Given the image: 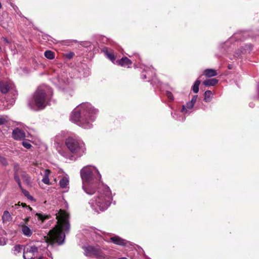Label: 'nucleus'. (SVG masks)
<instances>
[{"label":"nucleus","mask_w":259,"mask_h":259,"mask_svg":"<svg viewBox=\"0 0 259 259\" xmlns=\"http://www.w3.org/2000/svg\"><path fill=\"white\" fill-rule=\"evenodd\" d=\"M56 215L57 224L52 230L50 231L48 241L43 243V249L37 259H53L52 253L48 248V243H57L59 245H62L64 242L65 235L62 230L64 229L67 232L69 230V214L66 211L60 209Z\"/></svg>","instance_id":"f257e3e1"},{"label":"nucleus","mask_w":259,"mask_h":259,"mask_svg":"<svg viewBox=\"0 0 259 259\" xmlns=\"http://www.w3.org/2000/svg\"><path fill=\"white\" fill-rule=\"evenodd\" d=\"M98 110L91 103L84 102L77 106L72 111L70 120L77 125L89 129L93 127V122L95 120Z\"/></svg>","instance_id":"f03ea898"},{"label":"nucleus","mask_w":259,"mask_h":259,"mask_svg":"<svg viewBox=\"0 0 259 259\" xmlns=\"http://www.w3.org/2000/svg\"><path fill=\"white\" fill-rule=\"evenodd\" d=\"M95 192L90 195L94 196L89 200V203L95 212L99 213L107 209L112 200L111 191L108 186L103 184H99L97 188H93Z\"/></svg>","instance_id":"7ed1b4c3"},{"label":"nucleus","mask_w":259,"mask_h":259,"mask_svg":"<svg viewBox=\"0 0 259 259\" xmlns=\"http://www.w3.org/2000/svg\"><path fill=\"white\" fill-rule=\"evenodd\" d=\"M65 146L69 152L61 147L57 148L58 153L66 159L76 160L86 152V147L84 142L77 138L68 137L65 140Z\"/></svg>","instance_id":"20e7f679"},{"label":"nucleus","mask_w":259,"mask_h":259,"mask_svg":"<svg viewBox=\"0 0 259 259\" xmlns=\"http://www.w3.org/2000/svg\"><path fill=\"white\" fill-rule=\"evenodd\" d=\"M52 96L53 91L50 87L40 85L28 100V105L35 111L44 109L49 105Z\"/></svg>","instance_id":"39448f33"},{"label":"nucleus","mask_w":259,"mask_h":259,"mask_svg":"<svg viewBox=\"0 0 259 259\" xmlns=\"http://www.w3.org/2000/svg\"><path fill=\"white\" fill-rule=\"evenodd\" d=\"M80 176L82 182V189L87 194L95 192L93 188H96L99 184L101 176L98 170L94 166L88 165L80 170Z\"/></svg>","instance_id":"423d86ee"},{"label":"nucleus","mask_w":259,"mask_h":259,"mask_svg":"<svg viewBox=\"0 0 259 259\" xmlns=\"http://www.w3.org/2000/svg\"><path fill=\"white\" fill-rule=\"evenodd\" d=\"M43 243L40 245L37 242L34 243L27 244L23 248V256L24 259H34L39 255L43 249Z\"/></svg>","instance_id":"0eeeda50"},{"label":"nucleus","mask_w":259,"mask_h":259,"mask_svg":"<svg viewBox=\"0 0 259 259\" xmlns=\"http://www.w3.org/2000/svg\"><path fill=\"white\" fill-rule=\"evenodd\" d=\"M84 254L86 256L95 257L96 259H108V257L102 251L99 246H89L84 247Z\"/></svg>","instance_id":"6e6552de"},{"label":"nucleus","mask_w":259,"mask_h":259,"mask_svg":"<svg viewBox=\"0 0 259 259\" xmlns=\"http://www.w3.org/2000/svg\"><path fill=\"white\" fill-rule=\"evenodd\" d=\"M194 105L192 103L187 102L186 105H184L181 110V113L182 115L178 116L176 113L171 112L172 117L179 121H184L185 119V116L189 115L192 112Z\"/></svg>","instance_id":"1a4fd4ad"},{"label":"nucleus","mask_w":259,"mask_h":259,"mask_svg":"<svg viewBox=\"0 0 259 259\" xmlns=\"http://www.w3.org/2000/svg\"><path fill=\"white\" fill-rule=\"evenodd\" d=\"M29 218H27L25 223H21L19 225L22 233L27 237H30L33 233V230L27 226V222Z\"/></svg>","instance_id":"9d476101"},{"label":"nucleus","mask_w":259,"mask_h":259,"mask_svg":"<svg viewBox=\"0 0 259 259\" xmlns=\"http://www.w3.org/2000/svg\"><path fill=\"white\" fill-rule=\"evenodd\" d=\"M69 176L65 174L59 181L60 187L64 190V192H67L69 190Z\"/></svg>","instance_id":"9b49d317"},{"label":"nucleus","mask_w":259,"mask_h":259,"mask_svg":"<svg viewBox=\"0 0 259 259\" xmlns=\"http://www.w3.org/2000/svg\"><path fill=\"white\" fill-rule=\"evenodd\" d=\"M12 137L15 140H21L25 138V134L23 130L16 128L13 131Z\"/></svg>","instance_id":"f8f14e48"},{"label":"nucleus","mask_w":259,"mask_h":259,"mask_svg":"<svg viewBox=\"0 0 259 259\" xmlns=\"http://www.w3.org/2000/svg\"><path fill=\"white\" fill-rule=\"evenodd\" d=\"M15 181L17 183L19 188L20 189L22 193L24 194V195L25 197H26L28 199H29L30 200H33L34 199L33 197L30 195L29 192L28 191H27L26 190L23 188L22 185H21L20 179L18 178L16 176L15 177Z\"/></svg>","instance_id":"ddd939ff"},{"label":"nucleus","mask_w":259,"mask_h":259,"mask_svg":"<svg viewBox=\"0 0 259 259\" xmlns=\"http://www.w3.org/2000/svg\"><path fill=\"white\" fill-rule=\"evenodd\" d=\"M144 71L146 73V74L142 73L141 75V77L142 79H145L146 78L150 79L151 77L153 76L155 74L154 69L153 68H151L148 67H144L143 69Z\"/></svg>","instance_id":"4468645a"},{"label":"nucleus","mask_w":259,"mask_h":259,"mask_svg":"<svg viewBox=\"0 0 259 259\" xmlns=\"http://www.w3.org/2000/svg\"><path fill=\"white\" fill-rule=\"evenodd\" d=\"M111 241L115 244L119 245H125L126 242L125 240H124L118 236H115L110 238Z\"/></svg>","instance_id":"2eb2a0df"},{"label":"nucleus","mask_w":259,"mask_h":259,"mask_svg":"<svg viewBox=\"0 0 259 259\" xmlns=\"http://www.w3.org/2000/svg\"><path fill=\"white\" fill-rule=\"evenodd\" d=\"M22 180L26 183L27 185H31V178L29 176V175L25 171L23 170L20 171V174Z\"/></svg>","instance_id":"dca6fc26"},{"label":"nucleus","mask_w":259,"mask_h":259,"mask_svg":"<svg viewBox=\"0 0 259 259\" xmlns=\"http://www.w3.org/2000/svg\"><path fill=\"white\" fill-rule=\"evenodd\" d=\"M51 173V171L48 169H45L44 171L43 178L41 180L44 184L48 185L52 184L49 179Z\"/></svg>","instance_id":"f3484780"},{"label":"nucleus","mask_w":259,"mask_h":259,"mask_svg":"<svg viewBox=\"0 0 259 259\" xmlns=\"http://www.w3.org/2000/svg\"><path fill=\"white\" fill-rule=\"evenodd\" d=\"M11 88V84L6 81H0V91L3 93H7Z\"/></svg>","instance_id":"a211bd4d"},{"label":"nucleus","mask_w":259,"mask_h":259,"mask_svg":"<svg viewBox=\"0 0 259 259\" xmlns=\"http://www.w3.org/2000/svg\"><path fill=\"white\" fill-rule=\"evenodd\" d=\"M118 64L121 66L129 68L132 65V62L128 58L125 57L119 60Z\"/></svg>","instance_id":"6ab92c4d"},{"label":"nucleus","mask_w":259,"mask_h":259,"mask_svg":"<svg viewBox=\"0 0 259 259\" xmlns=\"http://www.w3.org/2000/svg\"><path fill=\"white\" fill-rule=\"evenodd\" d=\"M54 82L60 88H63L65 85L67 84L68 80L58 76L56 78H54Z\"/></svg>","instance_id":"aec40b11"},{"label":"nucleus","mask_w":259,"mask_h":259,"mask_svg":"<svg viewBox=\"0 0 259 259\" xmlns=\"http://www.w3.org/2000/svg\"><path fill=\"white\" fill-rule=\"evenodd\" d=\"M203 74L208 77L215 76L217 75L216 71L212 69H207L203 71Z\"/></svg>","instance_id":"412c9836"},{"label":"nucleus","mask_w":259,"mask_h":259,"mask_svg":"<svg viewBox=\"0 0 259 259\" xmlns=\"http://www.w3.org/2000/svg\"><path fill=\"white\" fill-rule=\"evenodd\" d=\"M218 82V80L215 78L208 79L204 80L203 84L205 86H214Z\"/></svg>","instance_id":"4be33fe9"},{"label":"nucleus","mask_w":259,"mask_h":259,"mask_svg":"<svg viewBox=\"0 0 259 259\" xmlns=\"http://www.w3.org/2000/svg\"><path fill=\"white\" fill-rule=\"evenodd\" d=\"M24 247H23V245L19 244L15 245L12 250L13 253L15 255H18V254L21 253L22 250L23 251Z\"/></svg>","instance_id":"5701e85b"},{"label":"nucleus","mask_w":259,"mask_h":259,"mask_svg":"<svg viewBox=\"0 0 259 259\" xmlns=\"http://www.w3.org/2000/svg\"><path fill=\"white\" fill-rule=\"evenodd\" d=\"M2 219L3 222L4 223L9 222L11 220L12 217L8 211L6 210L4 212L3 215L2 216Z\"/></svg>","instance_id":"b1692460"},{"label":"nucleus","mask_w":259,"mask_h":259,"mask_svg":"<svg viewBox=\"0 0 259 259\" xmlns=\"http://www.w3.org/2000/svg\"><path fill=\"white\" fill-rule=\"evenodd\" d=\"M204 96V100L206 102H210L212 97V94L211 91L209 90L205 91Z\"/></svg>","instance_id":"393cba45"},{"label":"nucleus","mask_w":259,"mask_h":259,"mask_svg":"<svg viewBox=\"0 0 259 259\" xmlns=\"http://www.w3.org/2000/svg\"><path fill=\"white\" fill-rule=\"evenodd\" d=\"M14 179L15 180V177L17 176L18 178H20L19 175L20 174V171L22 170L20 168V167L18 164H16L14 165Z\"/></svg>","instance_id":"a878e982"},{"label":"nucleus","mask_w":259,"mask_h":259,"mask_svg":"<svg viewBox=\"0 0 259 259\" xmlns=\"http://www.w3.org/2000/svg\"><path fill=\"white\" fill-rule=\"evenodd\" d=\"M44 55L45 57L50 60H52L55 57L54 53L50 50L46 51L44 53Z\"/></svg>","instance_id":"bb28decb"},{"label":"nucleus","mask_w":259,"mask_h":259,"mask_svg":"<svg viewBox=\"0 0 259 259\" xmlns=\"http://www.w3.org/2000/svg\"><path fill=\"white\" fill-rule=\"evenodd\" d=\"M200 84V81L198 79L196 80L194 82L193 87L192 90L194 93H197L199 91V86Z\"/></svg>","instance_id":"cd10ccee"},{"label":"nucleus","mask_w":259,"mask_h":259,"mask_svg":"<svg viewBox=\"0 0 259 259\" xmlns=\"http://www.w3.org/2000/svg\"><path fill=\"white\" fill-rule=\"evenodd\" d=\"M9 118L7 116H0V125H3L8 122Z\"/></svg>","instance_id":"c85d7f7f"},{"label":"nucleus","mask_w":259,"mask_h":259,"mask_svg":"<svg viewBox=\"0 0 259 259\" xmlns=\"http://www.w3.org/2000/svg\"><path fill=\"white\" fill-rule=\"evenodd\" d=\"M165 95L169 101H172L174 100V98L173 95L170 92L167 91L165 93Z\"/></svg>","instance_id":"c756f323"},{"label":"nucleus","mask_w":259,"mask_h":259,"mask_svg":"<svg viewBox=\"0 0 259 259\" xmlns=\"http://www.w3.org/2000/svg\"><path fill=\"white\" fill-rule=\"evenodd\" d=\"M22 145L25 148H26L27 149H30L31 147H32L30 143L28 141H23Z\"/></svg>","instance_id":"7c9ffc66"},{"label":"nucleus","mask_w":259,"mask_h":259,"mask_svg":"<svg viewBox=\"0 0 259 259\" xmlns=\"http://www.w3.org/2000/svg\"><path fill=\"white\" fill-rule=\"evenodd\" d=\"M106 54L108 58L112 61L113 62L115 60V57L113 54L112 53H110L106 51Z\"/></svg>","instance_id":"2f4dec72"},{"label":"nucleus","mask_w":259,"mask_h":259,"mask_svg":"<svg viewBox=\"0 0 259 259\" xmlns=\"http://www.w3.org/2000/svg\"><path fill=\"white\" fill-rule=\"evenodd\" d=\"M36 215L37 216V219L39 220H41L42 222H43L45 220L47 219V217L43 215L42 214H41L40 213H36Z\"/></svg>","instance_id":"473e14b6"},{"label":"nucleus","mask_w":259,"mask_h":259,"mask_svg":"<svg viewBox=\"0 0 259 259\" xmlns=\"http://www.w3.org/2000/svg\"><path fill=\"white\" fill-rule=\"evenodd\" d=\"M7 240L5 237L0 236V245L3 246L6 244Z\"/></svg>","instance_id":"72a5a7b5"},{"label":"nucleus","mask_w":259,"mask_h":259,"mask_svg":"<svg viewBox=\"0 0 259 259\" xmlns=\"http://www.w3.org/2000/svg\"><path fill=\"white\" fill-rule=\"evenodd\" d=\"M0 162L3 165H7L8 164V162L7 159L2 156H0Z\"/></svg>","instance_id":"f704fd0d"},{"label":"nucleus","mask_w":259,"mask_h":259,"mask_svg":"<svg viewBox=\"0 0 259 259\" xmlns=\"http://www.w3.org/2000/svg\"><path fill=\"white\" fill-rule=\"evenodd\" d=\"M196 100H197V96H194L193 97V98H192V99L190 101V102L192 103V104H193L194 105L196 101Z\"/></svg>","instance_id":"c9c22d12"},{"label":"nucleus","mask_w":259,"mask_h":259,"mask_svg":"<svg viewBox=\"0 0 259 259\" xmlns=\"http://www.w3.org/2000/svg\"><path fill=\"white\" fill-rule=\"evenodd\" d=\"M73 56H74L73 53H70L66 55V57L68 58V59H71L73 57Z\"/></svg>","instance_id":"e433bc0d"},{"label":"nucleus","mask_w":259,"mask_h":259,"mask_svg":"<svg viewBox=\"0 0 259 259\" xmlns=\"http://www.w3.org/2000/svg\"><path fill=\"white\" fill-rule=\"evenodd\" d=\"M2 39H3V40H4V41L6 43V44H10V41H9V40H8L7 38L3 37L2 38Z\"/></svg>","instance_id":"4c0bfd02"},{"label":"nucleus","mask_w":259,"mask_h":259,"mask_svg":"<svg viewBox=\"0 0 259 259\" xmlns=\"http://www.w3.org/2000/svg\"><path fill=\"white\" fill-rule=\"evenodd\" d=\"M14 102H15V99H14V98H13V99H12V101H11V104H13V103H14Z\"/></svg>","instance_id":"58836bf2"},{"label":"nucleus","mask_w":259,"mask_h":259,"mask_svg":"<svg viewBox=\"0 0 259 259\" xmlns=\"http://www.w3.org/2000/svg\"><path fill=\"white\" fill-rule=\"evenodd\" d=\"M118 259H127V258L126 257H123L119 258Z\"/></svg>","instance_id":"ea45409f"},{"label":"nucleus","mask_w":259,"mask_h":259,"mask_svg":"<svg viewBox=\"0 0 259 259\" xmlns=\"http://www.w3.org/2000/svg\"><path fill=\"white\" fill-rule=\"evenodd\" d=\"M22 205L23 207H24L26 205V204H23V203H22Z\"/></svg>","instance_id":"a19ab883"},{"label":"nucleus","mask_w":259,"mask_h":259,"mask_svg":"<svg viewBox=\"0 0 259 259\" xmlns=\"http://www.w3.org/2000/svg\"><path fill=\"white\" fill-rule=\"evenodd\" d=\"M28 209L31 210L32 208L30 206H28Z\"/></svg>","instance_id":"79ce46f5"},{"label":"nucleus","mask_w":259,"mask_h":259,"mask_svg":"<svg viewBox=\"0 0 259 259\" xmlns=\"http://www.w3.org/2000/svg\"><path fill=\"white\" fill-rule=\"evenodd\" d=\"M2 8V4L0 2V9Z\"/></svg>","instance_id":"37998d69"},{"label":"nucleus","mask_w":259,"mask_h":259,"mask_svg":"<svg viewBox=\"0 0 259 259\" xmlns=\"http://www.w3.org/2000/svg\"><path fill=\"white\" fill-rule=\"evenodd\" d=\"M54 181H55V182H57L56 179H54Z\"/></svg>","instance_id":"c03bdc74"},{"label":"nucleus","mask_w":259,"mask_h":259,"mask_svg":"<svg viewBox=\"0 0 259 259\" xmlns=\"http://www.w3.org/2000/svg\"><path fill=\"white\" fill-rule=\"evenodd\" d=\"M239 54H237V55H236V57H239Z\"/></svg>","instance_id":"a18cd8bd"},{"label":"nucleus","mask_w":259,"mask_h":259,"mask_svg":"<svg viewBox=\"0 0 259 259\" xmlns=\"http://www.w3.org/2000/svg\"><path fill=\"white\" fill-rule=\"evenodd\" d=\"M0 51H2V48L1 46H0Z\"/></svg>","instance_id":"49530a36"},{"label":"nucleus","mask_w":259,"mask_h":259,"mask_svg":"<svg viewBox=\"0 0 259 259\" xmlns=\"http://www.w3.org/2000/svg\"><path fill=\"white\" fill-rule=\"evenodd\" d=\"M171 90H172V91H174V89H173V88H172V89H171Z\"/></svg>","instance_id":"de8ad7c7"}]
</instances>
